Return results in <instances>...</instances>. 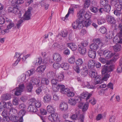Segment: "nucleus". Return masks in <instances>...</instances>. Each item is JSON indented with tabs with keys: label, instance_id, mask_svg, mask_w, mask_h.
I'll return each mask as SVG.
<instances>
[{
	"label": "nucleus",
	"instance_id": "4be33fe9",
	"mask_svg": "<svg viewBox=\"0 0 122 122\" xmlns=\"http://www.w3.org/2000/svg\"><path fill=\"white\" fill-rule=\"evenodd\" d=\"M11 98V95L8 93H7L2 95L0 97V99L2 101H6L10 99Z\"/></svg>",
	"mask_w": 122,
	"mask_h": 122
},
{
	"label": "nucleus",
	"instance_id": "c9c22d12",
	"mask_svg": "<svg viewBox=\"0 0 122 122\" xmlns=\"http://www.w3.org/2000/svg\"><path fill=\"white\" fill-rule=\"evenodd\" d=\"M112 47L114 51L115 52H118L121 50L122 47L120 45L116 44Z\"/></svg>",
	"mask_w": 122,
	"mask_h": 122
},
{
	"label": "nucleus",
	"instance_id": "1a4fd4ad",
	"mask_svg": "<svg viewBox=\"0 0 122 122\" xmlns=\"http://www.w3.org/2000/svg\"><path fill=\"white\" fill-rule=\"evenodd\" d=\"M74 69L77 73H79L80 72L81 75L83 76H85L88 74V71L86 68H83L80 70L79 67L76 66L74 68Z\"/></svg>",
	"mask_w": 122,
	"mask_h": 122
},
{
	"label": "nucleus",
	"instance_id": "c756f323",
	"mask_svg": "<svg viewBox=\"0 0 122 122\" xmlns=\"http://www.w3.org/2000/svg\"><path fill=\"white\" fill-rule=\"evenodd\" d=\"M69 90V88H65V86L64 85H62V86H61V91L62 93L67 94Z\"/></svg>",
	"mask_w": 122,
	"mask_h": 122
},
{
	"label": "nucleus",
	"instance_id": "b1692460",
	"mask_svg": "<svg viewBox=\"0 0 122 122\" xmlns=\"http://www.w3.org/2000/svg\"><path fill=\"white\" fill-rule=\"evenodd\" d=\"M27 111L31 112H36L37 111V109L36 108L34 107L33 105H32V103L30 102V105L27 109Z\"/></svg>",
	"mask_w": 122,
	"mask_h": 122
},
{
	"label": "nucleus",
	"instance_id": "052dcab7",
	"mask_svg": "<svg viewBox=\"0 0 122 122\" xmlns=\"http://www.w3.org/2000/svg\"><path fill=\"white\" fill-rule=\"evenodd\" d=\"M61 35L63 37H66L67 35V31L66 30L62 31Z\"/></svg>",
	"mask_w": 122,
	"mask_h": 122
},
{
	"label": "nucleus",
	"instance_id": "9b49d317",
	"mask_svg": "<svg viewBox=\"0 0 122 122\" xmlns=\"http://www.w3.org/2000/svg\"><path fill=\"white\" fill-rule=\"evenodd\" d=\"M51 114L48 117V119L50 121L52 122L59 121L58 114L57 113L54 112Z\"/></svg>",
	"mask_w": 122,
	"mask_h": 122
},
{
	"label": "nucleus",
	"instance_id": "4d7b16f0",
	"mask_svg": "<svg viewBox=\"0 0 122 122\" xmlns=\"http://www.w3.org/2000/svg\"><path fill=\"white\" fill-rule=\"evenodd\" d=\"M84 2V6L85 8H88L90 4V0H83Z\"/></svg>",
	"mask_w": 122,
	"mask_h": 122
},
{
	"label": "nucleus",
	"instance_id": "79ce46f5",
	"mask_svg": "<svg viewBox=\"0 0 122 122\" xmlns=\"http://www.w3.org/2000/svg\"><path fill=\"white\" fill-rule=\"evenodd\" d=\"M32 84L29 82L26 86V89L28 92H31L33 88Z\"/></svg>",
	"mask_w": 122,
	"mask_h": 122
},
{
	"label": "nucleus",
	"instance_id": "c03bdc74",
	"mask_svg": "<svg viewBox=\"0 0 122 122\" xmlns=\"http://www.w3.org/2000/svg\"><path fill=\"white\" fill-rule=\"evenodd\" d=\"M19 100L17 97H15L13 99L12 103L14 105H17L19 103Z\"/></svg>",
	"mask_w": 122,
	"mask_h": 122
},
{
	"label": "nucleus",
	"instance_id": "680f3d73",
	"mask_svg": "<svg viewBox=\"0 0 122 122\" xmlns=\"http://www.w3.org/2000/svg\"><path fill=\"white\" fill-rule=\"evenodd\" d=\"M99 30L102 33L104 34L107 31L106 29L104 27L102 26L100 28Z\"/></svg>",
	"mask_w": 122,
	"mask_h": 122
},
{
	"label": "nucleus",
	"instance_id": "39448f33",
	"mask_svg": "<svg viewBox=\"0 0 122 122\" xmlns=\"http://www.w3.org/2000/svg\"><path fill=\"white\" fill-rule=\"evenodd\" d=\"M89 75L92 78L94 79L95 84H101L102 82V80L100 76L97 75L96 71H94L90 72Z\"/></svg>",
	"mask_w": 122,
	"mask_h": 122
},
{
	"label": "nucleus",
	"instance_id": "a211bd4d",
	"mask_svg": "<svg viewBox=\"0 0 122 122\" xmlns=\"http://www.w3.org/2000/svg\"><path fill=\"white\" fill-rule=\"evenodd\" d=\"M40 80L34 77H30V82L33 85H36L37 86H39Z\"/></svg>",
	"mask_w": 122,
	"mask_h": 122
},
{
	"label": "nucleus",
	"instance_id": "58836bf2",
	"mask_svg": "<svg viewBox=\"0 0 122 122\" xmlns=\"http://www.w3.org/2000/svg\"><path fill=\"white\" fill-rule=\"evenodd\" d=\"M102 47L99 46L98 45H97L94 43L92 44L90 46V48L91 49L94 50H97L99 48Z\"/></svg>",
	"mask_w": 122,
	"mask_h": 122
},
{
	"label": "nucleus",
	"instance_id": "7ed1b4c3",
	"mask_svg": "<svg viewBox=\"0 0 122 122\" xmlns=\"http://www.w3.org/2000/svg\"><path fill=\"white\" fill-rule=\"evenodd\" d=\"M84 12V10H81L78 12L77 13V16L78 17V28L79 29H81L84 26L82 21V20H84L83 16Z\"/></svg>",
	"mask_w": 122,
	"mask_h": 122
},
{
	"label": "nucleus",
	"instance_id": "f704fd0d",
	"mask_svg": "<svg viewBox=\"0 0 122 122\" xmlns=\"http://www.w3.org/2000/svg\"><path fill=\"white\" fill-rule=\"evenodd\" d=\"M82 85L84 87H86L88 88L94 89V86L92 85H91L89 83L87 82H83Z\"/></svg>",
	"mask_w": 122,
	"mask_h": 122
},
{
	"label": "nucleus",
	"instance_id": "f8f14e48",
	"mask_svg": "<svg viewBox=\"0 0 122 122\" xmlns=\"http://www.w3.org/2000/svg\"><path fill=\"white\" fill-rule=\"evenodd\" d=\"M81 99L78 96H75L74 98H70L69 100V102L71 105H75L77 102L79 103L80 102Z\"/></svg>",
	"mask_w": 122,
	"mask_h": 122
},
{
	"label": "nucleus",
	"instance_id": "f257e3e1",
	"mask_svg": "<svg viewBox=\"0 0 122 122\" xmlns=\"http://www.w3.org/2000/svg\"><path fill=\"white\" fill-rule=\"evenodd\" d=\"M31 7H29L27 10L25 12V13L23 15V16L21 17V19L19 20L16 24V27L19 29L21 25V24L23 22V20H28L30 19L31 15V10H32Z\"/></svg>",
	"mask_w": 122,
	"mask_h": 122
},
{
	"label": "nucleus",
	"instance_id": "5701e85b",
	"mask_svg": "<svg viewBox=\"0 0 122 122\" xmlns=\"http://www.w3.org/2000/svg\"><path fill=\"white\" fill-rule=\"evenodd\" d=\"M107 20L108 23L111 24H114L116 22V20L114 18L110 15L107 16Z\"/></svg>",
	"mask_w": 122,
	"mask_h": 122
},
{
	"label": "nucleus",
	"instance_id": "cd10ccee",
	"mask_svg": "<svg viewBox=\"0 0 122 122\" xmlns=\"http://www.w3.org/2000/svg\"><path fill=\"white\" fill-rule=\"evenodd\" d=\"M95 61L94 60H91L87 62V66L89 68H93L95 65Z\"/></svg>",
	"mask_w": 122,
	"mask_h": 122
},
{
	"label": "nucleus",
	"instance_id": "6ab92c4d",
	"mask_svg": "<svg viewBox=\"0 0 122 122\" xmlns=\"http://www.w3.org/2000/svg\"><path fill=\"white\" fill-rule=\"evenodd\" d=\"M59 107L60 109L62 111H66L68 109L67 104L64 102H61L60 104Z\"/></svg>",
	"mask_w": 122,
	"mask_h": 122
},
{
	"label": "nucleus",
	"instance_id": "f03ea898",
	"mask_svg": "<svg viewBox=\"0 0 122 122\" xmlns=\"http://www.w3.org/2000/svg\"><path fill=\"white\" fill-rule=\"evenodd\" d=\"M114 68V66L113 65L110 66L108 67L103 68L102 70V75L104 76L103 80L107 81L110 75L108 73L112 71Z\"/></svg>",
	"mask_w": 122,
	"mask_h": 122
},
{
	"label": "nucleus",
	"instance_id": "0e129e2a",
	"mask_svg": "<svg viewBox=\"0 0 122 122\" xmlns=\"http://www.w3.org/2000/svg\"><path fill=\"white\" fill-rule=\"evenodd\" d=\"M60 64L57 63H54L53 65V67L56 69H58L60 67Z\"/></svg>",
	"mask_w": 122,
	"mask_h": 122
},
{
	"label": "nucleus",
	"instance_id": "2f4dec72",
	"mask_svg": "<svg viewBox=\"0 0 122 122\" xmlns=\"http://www.w3.org/2000/svg\"><path fill=\"white\" fill-rule=\"evenodd\" d=\"M13 12L15 14H18V15L20 17H21L22 14H23L22 12L20 11L16 7L13 8Z\"/></svg>",
	"mask_w": 122,
	"mask_h": 122
},
{
	"label": "nucleus",
	"instance_id": "423d86ee",
	"mask_svg": "<svg viewBox=\"0 0 122 122\" xmlns=\"http://www.w3.org/2000/svg\"><path fill=\"white\" fill-rule=\"evenodd\" d=\"M9 111H10V113H9L7 112V111L6 110H4L2 112V115L3 117H9L12 120V114H14L15 116L13 117H17V116L16 115L17 114V112L15 109L13 108H11V109L10 110L9 109Z\"/></svg>",
	"mask_w": 122,
	"mask_h": 122
},
{
	"label": "nucleus",
	"instance_id": "09e8293b",
	"mask_svg": "<svg viewBox=\"0 0 122 122\" xmlns=\"http://www.w3.org/2000/svg\"><path fill=\"white\" fill-rule=\"evenodd\" d=\"M68 62L71 64H73L75 61V58L74 56H72L68 60Z\"/></svg>",
	"mask_w": 122,
	"mask_h": 122
},
{
	"label": "nucleus",
	"instance_id": "49530a36",
	"mask_svg": "<svg viewBox=\"0 0 122 122\" xmlns=\"http://www.w3.org/2000/svg\"><path fill=\"white\" fill-rule=\"evenodd\" d=\"M49 83V81L47 78H43L41 80V84H44L47 85Z\"/></svg>",
	"mask_w": 122,
	"mask_h": 122
},
{
	"label": "nucleus",
	"instance_id": "9d476101",
	"mask_svg": "<svg viewBox=\"0 0 122 122\" xmlns=\"http://www.w3.org/2000/svg\"><path fill=\"white\" fill-rule=\"evenodd\" d=\"M122 34L118 33L113 39V41L114 43L121 44L122 43Z\"/></svg>",
	"mask_w": 122,
	"mask_h": 122
},
{
	"label": "nucleus",
	"instance_id": "774afa93",
	"mask_svg": "<svg viewBox=\"0 0 122 122\" xmlns=\"http://www.w3.org/2000/svg\"><path fill=\"white\" fill-rule=\"evenodd\" d=\"M10 119L8 117H3L2 120V122H9Z\"/></svg>",
	"mask_w": 122,
	"mask_h": 122
},
{
	"label": "nucleus",
	"instance_id": "412c9836",
	"mask_svg": "<svg viewBox=\"0 0 122 122\" xmlns=\"http://www.w3.org/2000/svg\"><path fill=\"white\" fill-rule=\"evenodd\" d=\"M51 97L49 94L45 95L43 98V100L45 103H48L51 102Z\"/></svg>",
	"mask_w": 122,
	"mask_h": 122
},
{
	"label": "nucleus",
	"instance_id": "a18cd8bd",
	"mask_svg": "<svg viewBox=\"0 0 122 122\" xmlns=\"http://www.w3.org/2000/svg\"><path fill=\"white\" fill-rule=\"evenodd\" d=\"M82 21L84 23V26L87 27L89 26L92 23L91 21L89 20H82Z\"/></svg>",
	"mask_w": 122,
	"mask_h": 122
},
{
	"label": "nucleus",
	"instance_id": "aec40b11",
	"mask_svg": "<svg viewBox=\"0 0 122 122\" xmlns=\"http://www.w3.org/2000/svg\"><path fill=\"white\" fill-rule=\"evenodd\" d=\"M53 58L55 61L59 62L61 60L62 57L59 53H55L53 55Z\"/></svg>",
	"mask_w": 122,
	"mask_h": 122
},
{
	"label": "nucleus",
	"instance_id": "2eb2a0df",
	"mask_svg": "<svg viewBox=\"0 0 122 122\" xmlns=\"http://www.w3.org/2000/svg\"><path fill=\"white\" fill-rule=\"evenodd\" d=\"M92 95V93H88L87 92H85L82 93L80 96H79L81 99L80 102H81L82 99H84L86 97V100L87 101Z\"/></svg>",
	"mask_w": 122,
	"mask_h": 122
},
{
	"label": "nucleus",
	"instance_id": "e2e57ef3",
	"mask_svg": "<svg viewBox=\"0 0 122 122\" xmlns=\"http://www.w3.org/2000/svg\"><path fill=\"white\" fill-rule=\"evenodd\" d=\"M100 3L101 5L104 6L108 4V0H101Z\"/></svg>",
	"mask_w": 122,
	"mask_h": 122
},
{
	"label": "nucleus",
	"instance_id": "8fccbe9b",
	"mask_svg": "<svg viewBox=\"0 0 122 122\" xmlns=\"http://www.w3.org/2000/svg\"><path fill=\"white\" fill-rule=\"evenodd\" d=\"M76 63L77 65V66H81L83 63V60L81 58H78L76 60Z\"/></svg>",
	"mask_w": 122,
	"mask_h": 122
},
{
	"label": "nucleus",
	"instance_id": "69168bd1",
	"mask_svg": "<svg viewBox=\"0 0 122 122\" xmlns=\"http://www.w3.org/2000/svg\"><path fill=\"white\" fill-rule=\"evenodd\" d=\"M99 60L100 62L103 64H105L106 62V60L105 58L100 57L99 58Z\"/></svg>",
	"mask_w": 122,
	"mask_h": 122
},
{
	"label": "nucleus",
	"instance_id": "603ef678",
	"mask_svg": "<svg viewBox=\"0 0 122 122\" xmlns=\"http://www.w3.org/2000/svg\"><path fill=\"white\" fill-rule=\"evenodd\" d=\"M41 59L39 58L37 59L35 61L33 62V63L35 65H38L40 64L41 63Z\"/></svg>",
	"mask_w": 122,
	"mask_h": 122
},
{
	"label": "nucleus",
	"instance_id": "4c0bfd02",
	"mask_svg": "<svg viewBox=\"0 0 122 122\" xmlns=\"http://www.w3.org/2000/svg\"><path fill=\"white\" fill-rule=\"evenodd\" d=\"M96 52L95 51H90L88 52V55L91 58H94L96 56Z\"/></svg>",
	"mask_w": 122,
	"mask_h": 122
},
{
	"label": "nucleus",
	"instance_id": "6e6552de",
	"mask_svg": "<svg viewBox=\"0 0 122 122\" xmlns=\"http://www.w3.org/2000/svg\"><path fill=\"white\" fill-rule=\"evenodd\" d=\"M6 24L8 25L7 26V28L2 30L1 32L3 34H4L5 33H7L9 32V29H10L14 25V23L11 20L9 19H7L5 21Z\"/></svg>",
	"mask_w": 122,
	"mask_h": 122
},
{
	"label": "nucleus",
	"instance_id": "7c9ffc66",
	"mask_svg": "<svg viewBox=\"0 0 122 122\" xmlns=\"http://www.w3.org/2000/svg\"><path fill=\"white\" fill-rule=\"evenodd\" d=\"M93 41L94 43L98 45L99 46L102 47L103 45V44L99 38L94 39H93Z\"/></svg>",
	"mask_w": 122,
	"mask_h": 122
},
{
	"label": "nucleus",
	"instance_id": "864d4df0",
	"mask_svg": "<svg viewBox=\"0 0 122 122\" xmlns=\"http://www.w3.org/2000/svg\"><path fill=\"white\" fill-rule=\"evenodd\" d=\"M47 76L49 78H52L55 77V74L52 71H50L47 74Z\"/></svg>",
	"mask_w": 122,
	"mask_h": 122
},
{
	"label": "nucleus",
	"instance_id": "473e14b6",
	"mask_svg": "<svg viewBox=\"0 0 122 122\" xmlns=\"http://www.w3.org/2000/svg\"><path fill=\"white\" fill-rule=\"evenodd\" d=\"M62 85L60 84L52 85V90L55 92L58 91L60 88H61V86Z\"/></svg>",
	"mask_w": 122,
	"mask_h": 122
},
{
	"label": "nucleus",
	"instance_id": "ddd939ff",
	"mask_svg": "<svg viewBox=\"0 0 122 122\" xmlns=\"http://www.w3.org/2000/svg\"><path fill=\"white\" fill-rule=\"evenodd\" d=\"M30 101L32 103V105L34 106L36 108H39L41 106V101L39 100H36L35 99L32 98L30 100Z\"/></svg>",
	"mask_w": 122,
	"mask_h": 122
},
{
	"label": "nucleus",
	"instance_id": "ea45409f",
	"mask_svg": "<svg viewBox=\"0 0 122 122\" xmlns=\"http://www.w3.org/2000/svg\"><path fill=\"white\" fill-rule=\"evenodd\" d=\"M64 75L62 73H59L58 74L56 77L58 81H62L63 79Z\"/></svg>",
	"mask_w": 122,
	"mask_h": 122
},
{
	"label": "nucleus",
	"instance_id": "f3484780",
	"mask_svg": "<svg viewBox=\"0 0 122 122\" xmlns=\"http://www.w3.org/2000/svg\"><path fill=\"white\" fill-rule=\"evenodd\" d=\"M89 104L88 103H85L84 104H83V102H80L79 104L78 107L80 109H82V111L83 112L86 111L88 108Z\"/></svg>",
	"mask_w": 122,
	"mask_h": 122
},
{
	"label": "nucleus",
	"instance_id": "5fc2aeb1",
	"mask_svg": "<svg viewBox=\"0 0 122 122\" xmlns=\"http://www.w3.org/2000/svg\"><path fill=\"white\" fill-rule=\"evenodd\" d=\"M104 6L103 8V10L104 11L107 12L110 11L111 9V7L108 4Z\"/></svg>",
	"mask_w": 122,
	"mask_h": 122
},
{
	"label": "nucleus",
	"instance_id": "338daca9",
	"mask_svg": "<svg viewBox=\"0 0 122 122\" xmlns=\"http://www.w3.org/2000/svg\"><path fill=\"white\" fill-rule=\"evenodd\" d=\"M89 102L92 105H94L96 103V102L95 99L94 98H92L89 101Z\"/></svg>",
	"mask_w": 122,
	"mask_h": 122
},
{
	"label": "nucleus",
	"instance_id": "393cba45",
	"mask_svg": "<svg viewBox=\"0 0 122 122\" xmlns=\"http://www.w3.org/2000/svg\"><path fill=\"white\" fill-rule=\"evenodd\" d=\"M46 68L45 65H41L37 67L36 70V72L42 73H43L45 70Z\"/></svg>",
	"mask_w": 122,
	"mask_h": 122
},
{
	"label": "nucleus",
	"instance_id": "dca6fc26",
	"mask_svg": "<svg viewBox=\"0 0 122 122\" xmlns=\"http://www.w3.org/2000/svg\"><path fill=\"white\" fill-rule=\"evenodd\" d=\"M12 106V104L10 102L6 103L5 102L2 101L0 102V107L1 106V109L4 107L7 109L9 108L10 109V108Z\"/></svg>",
	"mask_w": 122,
	"mask_h": 122
},
{
	"label": "nucleus",
	"instance_id": "bf43d9fd",
	"mask_svg": "<svg viewBox=\"0 0 122 122\" xmlns=\"http://www.w3.org/2000/svg\"><path fill=\"white\" fill-rule=\"evenodd\" d=\"M72 26L73 28L74 29H76L77 27L78 28V20H76L72 24Z\"/></svg>",
	"mask_w": 122,
	"mask_h": 122
},
{
	"label": "nucleus",
	"instance_id": "72a5a7b5",
	"mask_svg": "<svg viewBox=\"0 0 122 122\" xmlns=\"http://www.w3.org/2000/svg\"><path fill=\"white\" fill-rule=\"evenodd\" d=\"M61 67L65 70H68L69 67V64L66 63L62 62L60 65Z\"/></svg>",
	"mask_w": 122,
	"mask_h": 122
},
{
	"label": "nucleus",
	"instance_id": "20e7f679",
	"mask_svg": "<svg viewBox=\"0 0 122 122\" xmlns=\"http://www.w3.org/2000/svg\"><path fill=\"white\" fill-rule=\"evenodd\" d=\"M18 107L21 110L19 112L18 116H17V117L18 118H19L20 122H22L23 121V116L24 115L25 113V109L26 108V107L24 104L22 103L19 105Z\"/></svg>",
	"mask_w": 122,
	"mask_h": 122
},
{
	"label": "nucleus",
	"instance_id": "e433bc0d",
	"mask_svg": "<svg viewBox=\"0 0 122 122\" xmlns=\"http://www.w3.org/2000/svg\"><path fill=\"white\" fill-rule=\"evenodd\" d=\"M78 50L79 52L81 55H84L86 53V49L83 46L79 47L78 48Z\"/></svg>",
	"mask_w": 122,
	"mask_h": 122
},
{
	"label": "nucleus",
	"instance_id": "4468645a",
	"mask_svg": "<svg viewBox=\"0 0 122 122\" xmlns=\"http://www.w3.org/2000/svg\"><path fill=\"white\" fill-rule=\"evenodd\" d=\"M104 56L107 59L110 58L114 55V53L112 51L106 49L104 50Z\"/></svg>",
	"mask_w": 122,
	"mask_h": 122
},
{
	"label": "nucleus",
	"instance_id": "c85d7f7f",
	"mask_svg": "<svg viewBox=\"0 0 122 122\" xmlns=\"http://www.w3.org/2000/svg\"><path fill=\"white\" fill-rule=\"evenodd\" d=\"M52 47L55 49L59 50L60 51H62L63 49V46L62 45L58 44L57 43H55L52 45Z\"/></svg>",
	"mask_w": 122,
	"mask_h": 122
},
{
	"label": "nucleus",
	"instance_id": "a878e982",
	"mask_svg": "<svg viewBox=\"0 0 122 122\" xmlns=\"http://www.w3.org/2000/svg\"><path fill=\"white\" fill-rule=\"evenodd\" d=\"M46 110L47 111L50 113H52L55 112V111L54 107L51 105H49L46 107Z\"/></svg>",
	"mask_w": 122,
	"mask_h": 122
},
{
	"label": "nucleus",
	"instance_id": "13d9d810",
	"mask_svg": "<svg viewBox=\"0 0 122 122\" xmlns=\"http://www.w3.org/2000/svg\"><path fill=\"white\" fill-rule=\"evenodd\" d=\"M84 118V115L83 114H80L79 118L78 119V122H83Z\"/></svg>",
	"mask_w": 122,
	"mask_h": 122
},
{
	"label": "nucleus",
	"instance_id": "3c124183",
	"mask_svg": "<svg viewBox=\"0 0 122 122\" xmlns=\"http://www.w3.org/2000/svg\"><path fill=\"white\" fill-rule=\"evenodd\" d=\"M105 36L107 38L111 39L113 37L114 35L112 31H109L106 34Z\"/></svg>",
	"mask_w": 122,
	"mask_h": 122
},
{
	"label": "nucleus",
	"instance_id": "bb28decb",
	"mask_svg": "<svg viewBox=\"0 0 122 122\" xmlns=\"http://www.w3.org/2000/svg\"><path fill=\"white\" fill-rule=\"evenodd\" d=\"M67 46L69 47L72 51H75L77 48V46L75 44L73 43H68Z\"/></svg>",
	"mask_w": 122,
	"mask_h": 122
},
{
	"label": "nucleus",
	"instance_id": "0eeeda50",
	"mask_svg": "<svg viewBox=\"0 0 122 122\" xmlns=\"http://www.w3.org/2000/svg\"><path fill=\"white\" fill-rule=\"evenodd\" d=\"M25 86L24 84L21 83L20 84L18 87H16L13 90L15 91V95L16 96H18L21 94V93L23 92L25 89Z\"/></svg>",
	"mask_w": 122,
	"mask_h": 122
},
{
	"label": "nucleus",
	"instance_id": "a19ab883",
	"mask_svg": "<svg viewBox=\"0 0 122 122\" xmlns=\"http://www.w3.org/2000/svg\"><path fill=\"white\" fill-rule=\"evenodd\" d=\"M84 12V14L85 12V11ZM91 16V13L88 11H87L86 12V14L84 15V16H83V17L84 18V20L85 19H86L87 20H89V19H90Z\"/></svg>",
	"mask_w": 122,
	"mask_h": 122
},
{
	"label": "nucleus",
	"instance_id": "de8ad7c7",
	"mask_svg": "<svg viewBox=\"0 0 122 122\" xmlns=\"http://www.w3.org/2000/svg\"><path fill=\"white\" fill-rule=\"evenodd\" d=\"M105 20L104 18L100 17L97 19V22L98 24L101 25L105 23Z\"/></svg>",
	"mask_w": 122,
	"mask_h": 122
},
{
	"label": "nucleus",
	"instance_id": "37998d69",
	"mask_svg": "<svg viewBox=\"0 0 122 122\" xmlns=\"http://www.w3.org/2000/svg\"><path fill=\"white\" fill-rule=\"evenodd\" d=\"M34 71V68L31 69L26 72V74L27 76H29L33 74L35 72Z\"/></svg>",
	"mask_w": 122,
	"mask_h": 122
},
{
	"label": "nucleus",
	"instance_id": "6e6d98bb",
	"mask_svg": "<svg viewBox=\"0 0 122 122\" xmlns=\"http://www.w3.org/2000/svg\"><path fill=\"white\" fill-rule=\"evenodd\" d=\"M90 10L91 12L93 13H96L98 11V9L97 7L92 6L90 7Z\"/></svg>",
	"mask_w": 122,
	"mask_h": 122
}]
</instances>
